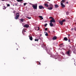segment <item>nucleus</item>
I'll return each instance as SVG.
<instances>
[{
	"instance_id": "nucleus-28",
	"label": "nucleus",
	"mask_w": 76,
	"mask_h": 76,
	"mask_svg": "<svg viewBox=\"0 0 76 76\" xmlns=\"http://www.w3.org/2000/svg\"><path fill=\"white\" fill-rule=\"evenodd\" d=\"M47 29H48V28H46L45 29V30L46 31H47Z\"/></svg>"
},
{
	"instance_id": "nucleus-26",
	"label": "nucleus",
	"mask_w": 76,
	"mask_h": 76,
	"mask_svg": "<svg viewBox=\"0 0 76 76\" xmlns=\"http://www.w3.org/2000/svg\"><path fill=\"white\" fill-rule=\"evenodd\" d=\"M38 41V39H35V41Z\"/></svg>"
},
{
	"instance_id": "nucleus-23",
	"label": "nucleus",
	"mask_w": 76,
	"mask_h": 76,
	"mask_svg": "<svg viewBox=\"0 0 76 76\" xmlns=\"http://www.w3.org/2000/svg\"><path fill=\"white\" fill-rule=\"evenodd\" d=\"M66 13L67 15H69V12H66Z\"/></svg>"
},
{
	"instance_id": "nucleus-6",
	"label": "nucleus",
	"mask_w": 76,
	"mask_h": 76,
	"mask_svg": "<svg viewBox=\"0 0 76 76\" xmlns=\"http://www.w3.org/2000/svg\"><path fill=\"white\" fill-rule=\"evenodd\" d=\"M29 26L28 24H26L24 25L23 26V28H29Z\"/></svg>"
},
{
	"instance_id": "nucleus-3",
	"label": "nucleus",
	"mask_w": 76,
	"mask_h": 76,
	"mask_svg": "<svg viewBox=\"0 0 76 76\" xmlns=\"http://www.w3.org/2000/svg\"><path fill=\"white\" fill-rule=\"evenodd\" d=\"M19 13H17L16 14V17L15 18V19H18L19 18Z\"/></svg>"
},
{
	"instance_id": "nucleus-46",
	"label": "nucleus",
	"mask_w": 76,
	"mask_h": 76,
	"mask_svg": "<svg viewBox=\"0 0 76 76\" xmlns=\"http://www.w3.org/2000/svg\"><path fill=\"white\" fill-rule=\"evenodd\" d=\"M17 50H18V48H17Z\"/></svg>"
},
{
	"instance_id": "nucleus-2",
	"label": "nucleus",
	"mask_w": 76,
	"mask_h": 76,
	"mask_svg": "<svg viewBox=\"0 0 76 76\" xmlns=\"http://www.w3.org/2000/svg\"><path fill=\"white\" fill-rule=\"evenodd\" d=\"M72 50L73 51V53H76V50L75 49V47L74 46H73L72 47Z\"/></svg>"
},
{
	"instance_id": "nucleus-8",
	"label": "nucleus",
	"mask_w": 76,
	"mask_h": 76,
	"mask_svg": "<svg viewBox=\"0 0 76 76\" xmlns=\"http://www.w3.org/2000/svg\"><path fill=\"white\" fill-rule=\"evenodd\" d=\"M66 54L69 56H70V50H69L68 51H67Z\"/></svg>"
},
{
	"instance_id": "nucleus-19",
	"label": "nucleus",
	"mask_w": 76,
	"mask_h": 76,
	"mask_svg": "<svg viewBox=\"0 0 76 76\" xmlns=\"http://www.w3.org/2000/svg\"><path fill=\"white\" fill-rule=\"evenodd\" d=\"M63 45V43H62L60 44V47H64V45Z\"/></svg>"
},
{
	"instance_id": "nucleus-49",
	"label": "nucleus",
	"mask_w": 76,
	"mask_h": 76,
	"mask_svg": "<svg viewBox=\"0 0 76 76\" xmlns=\"http://www.w3.org/2000/svg\"><path fill=\"white\" fill-rule=\"evenodd\" d=\"M49 33L50 32V31H49Z\"/></svg>"
},
{
	"instance_id": "nucleus-12",
	"label": "nucleus",
	"mask_w": 76,
	"mask_h": 76,
	"mask_svg": "<svg viewBox=\"0 0 76 76\" xmlns=\"http://www.w3.org/2000/svg\"><path fill=\"white\" fill-rule=\"evenodd\" d=\"M57 37H56V36H54L53 37V40H55L56 39H57Z\"/></svg>"
},
{
	"instance_id": "nucleus-34",
	"label": "nucleus",
	"mask_w": 76,
	"mask_h": 76,
	"mask_svg": "<svg viewBox=\"0 0 76 76\" xmlns=\"http://www.w3.org/2000/svg\"><path fill=\"white\" fill-rule=\"evenodd\" d=\"M6 9V7H4V8H3V9Z\"/></svg>"
},
{
	"instance_id": "nucleus-15",
	"label": "nucleus",
	"mask_w": 76,
	"mask_h": 76,
	"mask_svg": "<svg viewBox=\"0 0 76 76\" xmlns=\"http://www.w3.org/2000/svg\"><path fill=\"white\" fill-rule=\"evenodd\" d=\"M44 5L45 7H48V5L47 4H45Z\"/></svg>"
},
{
	"instance_id": "nucleus-18",
	"label": "nucleus",
	"mask_w": 76,
	"mask_h": 76,
	"mask_svg": "<svg viewBox=\"0 0 76 76\" xmlns=\"http://www.w3.org/2000/svg\"><path fill=\"white\" fill-rule=\"evenodd\" d=\"M20 20L21 21V22H23L24 20L23 19H20Z\"/></svg>"
},
{
	"instance_id": "nucleus-16",
	"label": "nucleus",
	"mask_w": 76,
	"mask_h": 76,
	"mask_svg": "<svg viewBox=\"0 0 76 76\" xmlns=\"http://www.w3.org/2000/svg\"><path fill=\"white\" fill-rule=\"evenodd\" d=\"M18 2H21V1H22L23 0H16Z\"/></svg>"
},
{
	"instance_id": "nucleus-25",
	"label": "nucleus",
	"mask_w": 76,
	"mask_h": 76,
	"mask_svg": "<svg viewBox=\"0 0 76 76\" xmlns=\"http://www.w3.org/2000/svg\"><path fill=\"white\" fill-rule=\"evenodd\" d=\"M47 23H46L45 24V25H44V26H45V27H46V26H47Z\"/></svg>"
},
{
	"instance_id": "nucleus-11",
	"label": "nucleus",
	"mask_w": 76,
	"mask_h": 76,
	"mask_svg": "<svg viewBox=\"0 0 76 76\" xmlns=\"http://www.w3.org/2000/svg\"><path fill=\"white\" fill-rule=\"evenodd\" d=\"M64 41H66L68 40V39L67 38L65 37L64 38Z\"/></svg>"
},
{
	"instance_id": "nucleus-50",
	"label": "nucleus",
	"mask_w": 76,
	"mask_h": 76,
	"mask_svg": "<svg viewBox=\"0 0 76 76\" xmlns=\"http://www.w3.org/2000/svg\"><path fill=\"white\" fill-rule=\"evenodd\" d=\"M53 32H54V31H53Z\"/></svg>"
},
{
	"instance_id": "nucleus-40",
	"label": "nucleus",
	"mask_w": 76,
	"mask_h": 76,
	"mask_svg": "<svg viewBox=\"0 0 76 76\" xmlns=\"http://www.w3.org/2000/svg\"><path fill=\"white\" fill-rule=\"evenodd\" d=\"M74 64H75V66H76V63H75Z\"/></svg>"
},
{
	"instance_id": "nucleus-43",
	"label": "nucleus",
	"mask_w": 76,
	"mask_h": 76,
	"mask_svg": "<svg viewBox=\"0 0 76 76\" xmlns=\"http://www.w3.org/2000/svg\"><path fill=\"white\" fill-rule=\"evenodd\" d=\"M40 37H41V36H42V34H40Z\"/></svg>"
},
{
	"instance_id": "nucleus-30",
	"label": "nucleus",
	"mask_w": 76,
	"mask_h": 76,
	"mask_svg": "<svg viewBox=\"0 0 76 76\" xmlns=\"http://www.w3.org/2000/svg\"><path fill=\"white\" fill-rule=\"evenodd\" d=\"M62 55H63V56H64V53H62Z\"/></svg>"
},
{
	"instance_id": "nucleus-39",
	"label": "nucleus",
	"mask_w": 76,
	"mask_h": 76,
	"mask_svg": "<svg viewBox=\"0 0 76 76\" xmlns=\"http://www.w3.org/2000/svg\"><path fill=\"white\" fill-rule=\"evenodd\" d=\"M30 4H32V3H29Z\"/></svg>"
},
{
	"instance_id": "nucleus-7",
	"label": "nucleus",
	"mask_w": 76,
	"mask_h": 76,
	"mask_svg": "<svg viewBox=\"0 0 76 76\" xmlns=\"http://www.w3.org/2000/svg\"><path fill=\"white\" fill-rule=\"evenodd\" d=\"M39 9H44V7H43L42 5H39Z\"/></svg>"
},
{
	"instance_id": "nucleus-27",
	"label": "nucleus",
	"mask_w": 76,
	"mask_h": 76,
	"mask_svg": "<svg viewBox=\"0 0 76 76\" xmlns=\"http://www.w3.org/2000/svg\"><path fill=\"white\" fill-rule=\"evenodd\" d=\"M54 18H53V17H50L49 18V19H53Z\"/></svg>"
},
{
	"instance_id": "nucleus-21",
	"label": "nucleus",
	"mask_w": 76,
	"mask_h": 76,
	"mask_svg": "<svg viewBox=\"0 0 76 76\" xmlns=\"http://www.w3.org/2000/svg\"><path fill=\"white\" fill-rule=\"evenodd\" d=\"M46 32V33L45 34V36H48V33H47V32Z\"/></svg>"
},
{
	"instance_id": "nucleus-35",
	"label": "nucleus",
	"mask_w": 76,
	"mask_h": 76,
	"mask_svg": "<svg viewBox=\"0 0 76 76\" xmlns=\"http://www.w3.org/2000/svg\"><path fill=\"white\" fill-rule=\"evenodd\" d=\"M4 1H8V0H4Z\"/></svg>"
},
{
	"instance_id": "nucleus-29",
	"label": "nucleus",
	"mask_w": 76,
	"mask_h": 76,
	"mask_svg": "<svg viewBox=\"0 0 76 76\" xmlns=\"http://www.w3.org/2000/svg\"><path fill=\"white\" fill-rule=\"evenodd\" d=\"M7 6L8 7H9L10 6V5L9 4H7Z\"/></svg>"
},
{
	"instance_id": "nucleus-32",
	"label": "nucleus",
	"mask_w": 76,
	"mask_h": 76,
	"mask_svg": "<svg viewBox=\"0 0 76 76\" xmlns=\"http://www.w3.org/2000/svg\"><path fill=\"white\" fill-rule=\"evenodd\" d=\"M26 4V3H24V6H25Z\"/></svg>"
},
{
	"instance_id": "nucleus-37",
	"label": "nucleus",
	"mask_w": 76,
	"mask_h": 76,
	"mask_svg": "<svg viewBox=\"0 0 76 76\" xmlns=\"http://www.w3.org/2000/svg\"><path fill=\"white\" fill-rule=\"evenodd\" d=\"M69 48H71V46H69Z\"/></svg>"
},
{
	"instance_id": "nucleus-31",
	"label": "nucleus",
	"mask_w": 76,
	"mask_h": 76,
	"mask_svg": "<svg viewBox=\"0 0 76 76\" xmlns=\"http://www.w3.org/2000/svg\"><path fill=\"white\" fill-rule=\"evenodd\" d=\"M27 18L29 19H31V17H28Z\"/></svg>"
},
{
	"instance_id": "nucleus-9",
	"label": "nucleus",
	"mask_w": 76,
	"mask_h": 76,
	"mask_svg": "<svg viewBox=\"0 0 76 76\" xmlns=\"http://www.w3.org/2000/svg\"><path fill=\"white\" fill-rule=\"evenodd\" d=\"M28 37L29 38V39L31 41H32L33 39V38H32V36L30 37V36H28Z\"/></svg>"
},
{
	"instance_id": "nucleus-42",
	"label": "nucleus",
	"mask_w": 76,
	"mask_h": 76,
	"mask_svg": "<svg viewBox=\"0 0 76 76\" xmlns=\"http://www.w3.org/2000/svg\"><path fill=\"white\" fill-rule=\"evenodd\" d=\"M16 6H17V4H15Z\"/></svg>"
},
{
	"instance_id": "nucleus-20",
	"label": "nucleus",
	"mask_w": 76,
	"mask_h": 76,
	"mask_svg": "<svg viewBox=\"0 0 76 76\" xmlns=\"http://www.w3.org/2000/svg\"><path fill=\"white\" fill-rule=\"evenodd\" d=\"M39 17L41 19H43V18H42V16H39Z\"/></svg>"
},
{
	"instance_id": "nucleus-14",
	"label": "nucleus",
	"mask_w": 76,
	"mask_h": 76,
	"mask_svg": "<svg viewBox=\"0 0 76 76\" xmlns=\"http://www.w3.org/2000/svg\"><path fill=\"white\" fill-rule=\"evenodd\" d=\"M50 26H53V24L52 23H50Z\"/></svg>"
},
{
	"instance_id": "nucleus-5",
	"label": "nucleus",
	"mask_w": 76,
	"mask_h": 76,
	"mask_svg": "<svg viewBox=\"0 0 76 76\" xmlns=\"http://www.w3.org/2000/svg\"><path fill=\"white\" fill-rule=\"evenodd\" d=\"M32 7H33V9H37V4L35 5H33L32 6Z\"/></svg>"
},
{
	"instance_id": "nucleus-10",
	"label": "nucleus",
	"mask_w": 76,
	"mask_h": 76,
	"mask_svg": "<svg viewBox=\"0 0 76 76\" xmlns=\"http://www.w3.org/2000/svg\"><path fill=\"white\" fill-rule=\"evenodd\" d=\"M59 23L61 25H62L63 23V21H59Z\"/></svg>"
},
{
	"instance_id": "nucleus-22",
	"label": "nucleus",
	"mask_w": 76,
	"mask_h": 76,
	"mask_svg": "<svg viewBox=\"0 0 76 76\" xmlns=\"http://www.w3.org/2000/svg\"><path fill=\"white\" fill-rule=\"evenodd\" d=\"M36 28L37 29H38L37 31H39V27H37Z\"/></svg>"
},
{
	"instance_id": "nucleus-44",
	"label": "nucleus",
	"mask_w": 76,
	"mask_h": 76,
	"mask_svg": "<svg viewBox=\"0 0 76 76\" xmlns=\"http://www.w3.org/2000/svg\"><path fill=\"white\" fill-rule=\"evenodd\" d=\"M72 30H73V28H72Z\"/></svg>"
},
{
	"instance_id": "nucleus-17",
	"label": "nucleus",
	"mask_w": 76,
	"mask_h": 76,
	"mask_svg": "<svg viewBox=\"0 0 76 76\" xmlns=\"http://www.w3.org/2000/svg\"><path fill=\"white\" fill-rule=\"evenodd\" d=\"M48 9L49 10H52V9H53V8L52 7H48Z\"/></svg>"
},
{
	"instance_id": "nucleus-38",
	"label": "nucleus",
	"mask_w": 76,
	"mask_h": 76,
	"mask_svg": "<svg viewBox=\"0 0 76 76\" xmlns=\"http://www.w3.org/2000/svg\"><path fill=\"white\" fill-rule=\"evenodd\" d=\"M43 45H44V47H45V45H44V44H43Z\"/></svg>"
},
{
	"instance_id": "nucleus-47",
	"label": "nucleus",
	"mask_w": 76,
	"mask_h": 76,
	"mask_svg": "<svg viewBox=\"0 0 76 76\" xmlns=\"http://www.w3.org/2000/svg\"><path fill=\"white\" fill-rule=\"evenodd\" d=\"M75 31H76V29H75Z\"/></svg>"
},
{
	"instance_id": "nucleus-1",
	"label": "nucleus",
	"mask_w": 76,
	"mask_h": 76,
	"mask_svg": "<svg viewBox=\"0 0 76 76\" xmlns=\"http://www.w3.org/2000/svg\"><path fill=\"white\" fill-rule=\"evenodd\" d=\"M65 1H66V0H62L61 1V2H62L61 3V6L63 7H65V5L63 4V3H65Z\"/></svg>"
},
{
	"instance_id": "nucleus-13",
	"label": "nucleus",
	"mask_w": 76,
	"mask_h": 76,
	"mask_svg": "<svg viewBox=\"0 0 76 76\" xmlns=\"http://www.w3.org/2000/svg\"><path fill=\"white\" fill-rule=\"evenodd\" d=\"M58 7V5L57 4H55V8H57Z\"/></svg>"
},
{
	"instance_id": "nucleus-48",
	"label": "nucleus",
	"mask_w": 76,
	"mask_h": 76,
	"mask_svg": "<svg viewBox=\"0 0 76 76\" xmlns=\"http://www.w3.org/2000/svg\"><path fill=\"white\" fill-rule=\"evenodd\" d=\"M48 0L49 1H50V0Z\"/></svg>"
},
{
	"instance_id": "nucleus-41",
	"label": "nucleus",
	"mask_w": 76,
	"mask_h": 76,
	"mask_svg": "<svg viewBox=\"0 0 76 76\" xmlns=\"http://www.w3.org/2000/svg\"><path fill=\"white\" fill-rule=\"evenodd\" d=\"M1 1H4V0H1Z\"/></svg>"
},
{
	"instance_id": "nucleus-33",
	"label": "nucleus",
	"mask_w": 76,
	"mask_h": 76,
	"mask_svg": "<svg viewBox=\"0 0 76 76\" xmlns=\"http://www.w3.org/2000/svg\"><path fill=\"white\" fill-rule=\"evenodd\" d=\"M39 65H41V63L39 62V64H38Z\"/></svg>"
},
{
	"instance_id": "nucleus-4",
	"label": "nucleus",
	"mask_w": 76,
	"mask_h": 76,
	"mask_svg": "<svg viewBox=\"0 0 76 76\" xmlns=\"http://www.w3.org/2000/svg\"><path fill=\"white\" fill-rule=\"evenodd\" d=\"M50 23H55L56 22V21L54 20V18H52L51 20L50 21Z\"/></svg>"
},
{
	"instance_id": "nucleus-36",
	"label": "nucleus",
	"mask_w": 76,
	"mask_h": 76,
	"mask_svg": "<svg viewBox=\"0 0 76 76\" xmlns=\"http://www.w3.org/2000/svg\"><path fill=\"white\" fill-rule=\"evenodd\" d=\"M68 41L69 42H70V39H69Z\"/></svg>"
},
{
	"instance_id": "nucleus-51",
	"label": "nucleus",
	"mask_w": 76,
	"mask_h": 76,
	"mask_svg": "<svg viewBox=\"0 0 76 76\" xmlns=\"http://www.w3.org/2000/svg\"><path fill=\"white\" fill-rule=\"evenodd\" d=\"M13 6H14V5H13Z\"/></svg>"
},
{
	"instance_id": "nucleus-45",
	"label": "nucleus",
	"mask_w": 76,
	"mask_h": 76,
	"mask_svg": "<svg viewBox=\"0 0 76 76\" xmlns=\"http://www.w3.org/2000/svg\"><path fill=\"white\" fill-rule=\"evenodd\" d=\"M66 3H67V4H68V2H66Z\"/></svg>"
},
{
	"instance_id": "nucleus-24",
	"label": "nucleus",
	"mask_w": 76,
	"mask_h": 76,
	"mask_svg": "<svg viewBox=\"0 0 76 76\" xmlns=\"http://www.w3.org/2000/svg\"><path fill=\"white\" fill-rule=\"evenodd\" d=\"M65 21H66V20H64V19L62 21V22H63H63H65Z\"/></svg>"
}]
</instances>
